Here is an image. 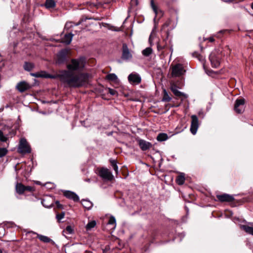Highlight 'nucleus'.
<instances>
[{"instance_id": "obj_39", "label": "nucleus", "mask_w": 253, "mask_h": 253, "mask_svg": "<svg viewBox=\"0 0 253 253\" xmlns=\"http://www.w3.org/2000/svg\"><path fill=\"white\" fill-rule=\"evenodd\" d=\"M55 204L56 205V206L58 208H59V209H63V206L60 204L59 202V201H56L55 202Z\"/></svg>"}, {"instance_id": "obj_11", "label": "nucleus", "mask_w": 253, "mask_h": 253, "mask_svg": "<svg viewBox=\"0 0 253 253\" xmlns=\"http://www.w3.org/2000/svg\"><path fill=\"white\" fill-rule=\"evenodd\" d=\"M138 144L142 151H146L152 147V144L145 140L139 139L137 140Z\"/></svg>"}, {"instance_id": "obj_38", "label": "nucleus", "mask_w": 253, "mask_h": 253, "mask_svg": "<svg viewBox=\"0 0 253 253\" xmlns=\"http://www.w3.org/2000/svg\"><path fill=\"white\" fill-rule=\"evenodd\" d=\"M108 89H109V92L112 95H114L117 93V91L113 89L109 88Z\"/></svg>"}, {"instance_id": "obj_41", "label": "nucleus", "mask_w": 253, "mask_h": 253, "mask_svg": "<svg viewBox=\"0 0 253 253\" xmlns=\"http://www.w3.org/2000/svg\"><path fill=\"white\" fill-rule=\"evenodd\" d=\"M157 48L159 50L162 49L164 48L163 46L161 45L160 44H158L157 45Z\"/></svg>"}, {"instance_id": "obj_4", "label": "nucleus", "mask_w": 253, "mask_h": 253, "mask_svg": "<svg viewBox=\"0 0 253 253\" xmlns=\"http://www.w3.org/2000/svg\"><path fill=\"white\" fill-rule=\"evenodd\" d=\"M185 72L183 65L177 64L172 67L171 75L173 77H180L183 75Z\"/></svg>"}, {"instance_id": "obj_19", "label": "nucleus", "mask_w": 253, "mask_h": 253, "mask_svg": "<svg viewBox=\"0 0 253 253\" xmlns=\"http://www.w3.org/2000/svg\"><path fill=\"white\" fill-rule=\"evenodd\" d=\"M234 201V198L232 195L227 194H222V202H227L231 203Z\"/></svg>"}, {"instance_id": "obj_28", "label": "nucleus", "mask_w": 253, "mask_h": 253, "mask_svg": "<svg viewBox=\"0 0 253 253\" xmlns=\"http://www.w3.org/2000/svg\"><path fill=\"white\" fill-rule=\"evenodd\" d=\"M34 65L32 63L25 62L24 65V69L27 71H31L34 68Z\"/></svg>"}, {"instance_id": "obj_30", "label": "nucleus", "mask_w": 253, "mask_h": 253, "mask_svg": "<svg viewBox=\"0 0 253 253\" xmlns=\"http://www.w3.org/2000/svg\"><path fill=\"white\" fill-rule=\"evenodd\" d=\"M96 222L94 220L89 222L86 225L87 230H90L96 225Z\"/></svg>"}, {"instance_id": "obj_12", "label": "nucleus", "mask_w": 253, "mask_h": 253, "mask_svg": "<svg viewBox=\"0 0 253 253\" xmlns=\"http://www.w3.org/2000/svg\"><path fill=\"white\" fill-rule=\"evenodd\" d=\"M240 228L247 233L253 235V222H249L247 225H241Z\"/></svg>"}, {"instance_id": "obj_6", "label": "nucleus", "mask_w": 253, "mask_h": 253, "mask_svg": "<svg viewBox=\"0 0 253 253\" xmlns=\"http://www.w3.org/2000/svg\"><path fill=\"white\" fill-rule=\"evenodd\" d=\"M245 109V99L243 98L238 99L236 100L234 110L239 114L242 113Z\"/></svg>"}, {"instance_id": "obj_10", "label": "nucleus", "mask_w": 253, "mask_h": 253, "mask_svg": "<svg viewBox=\"0 0 253 253\" xmlns=\"http://www.w3.org/2000/svg\"><path fill=\"white\" fill-rule=\"evenodd\" d=\"M31 87V86L29 84L26 82L22 81L17 84L16 88L19 92H23L30 89Z\"/></svg>"}, {"instance_id": "obj_35", "label": "nucleus", "mask_w": 253, "mask_h": 253, "mask_svg": "<svg viewBox=\"0 0 253 253\" xmlns=\"http://www.w3.org/2000/svg\"><path fill=\"white\" fill-rule=\"evenodd\" d=\"M7 140V138L4 136L2 131L0 130V140L2 142H5Z\"/></svg>"}, {"instance_id": "obj_9", "label": "nucleus", "mask_w": 253, "mask_h": 253, "mask_svg": "<svg viewBox=\"0 0 253 253\" xmlns=\"http://www.w3.org/2000/svg\"><path fill=\"white\" fill-rule=\"evenodd\" d=\"M33 188L31 186H25L21 183L16 185V191L19 194H22L25 191H32Z\"/></svg>"}, {"instance_id": "obj_1", "label": "nucleus", "mask_w": 253, "mask_h": 253, "mask_svg": "<svg viewBox=\"0 0 253 253\" xmlns=\"http://www.w3.org/2000/svg\"><path fill=\"white\" fill-rule=\"evenodd\" d=\"M86 64L85 58L81 57L72 59L67 65V69L58 72L56 75L60 82L69 87H80L88 83L91 77L89 73L82 72Z\"/></svg>"}, {"instance_id": "obj_42", "label": "nucleus", "mask_w": 253, "mask_h": 253, "mask_svg": "<svg viewBox=\"0 0 253 253\" xmlns=\"http://www.w3.org/2000/svg\"><path fill=\"white\" fill-rule=\"evenodd\" d=\"M209 40L210 42H213L214 41V39L213 37H210L209 38Z\"/></svg>"}, {"instance_id": "obj_25", "label": "nucleus", "mask_w": 253, "mask_h": 253, "mask_svg": "<svg viewBox=\"0 0 253 253\" xmlns=\"http://www.w3.org/2000/svg\"><path fill=\"white\" fill-rule=\"evenodd\" d=\"M108 224L112 225V229L114 230L116 226V219L114 216H111L108 222Z\"/></svg>"}, {"instance_id": "obj_46", "label": "nucleus", "mask_w": 253, "mask_h": 253, "mask_svg": "<svg viewBox=\"0 0 253 253\" xmlns=\"http://www.w3.org/2000/svg\"><path fill=\"white\" fill-rule=\"evenodd\" d=\"M81 23V22L80 21L79 23H77L76 24V26H78L79 25L80 23Z\"/></svg>"}, {"instance_id": "obj_44", "label": "nucleus", "mask_w": 253, "mask_h": 253, "mask_svg": "<svg viewBox=\"0 0 253 253\" xmlns=\"http://www.w3.org/2000/svg\"><path fill=\"white\" fill-rule=\"evenodd\" d=\"M217 197L219 201H221V195H217Z\"/></svg>"}, {"instance_id": "obj_45", "label": "nucleus", "mask_w": 253, "mask_h": 253, "mask_svg": "<svg viewBox=\"0 0 253 253\" xmlns=\"http://www.w3.org/2000/svg\"><path fill=\"white\" fill-rule=\"evenodd\" d=\"M85 181L87 182H90V179H85Z\"/></svg>"}, {"instance_id": "obj_23", "label": "nucleus", "mask_w": 253, "mask_h": 253, "mask_svg": "<svg viewBox=\"0 0 253 253\" xmlns=\"http://www.w3.org/2000/svg\"><path fill=\"white\" fill-rule=\"evenodd\" d=\"M55 4V2L53 0H46L44 5L46 8H50L54 7Z\"/></svg>"}, {"instance_id": "obj_40", "label": "nucleus", "mask_w": 253, "mask_h": 253, "mask_svg": "<svg viewBox=\"0 0 253 253\" xmlns=\"http://www.w3.org/2000/svg\"><path fill=\"white\" fill-rule=\"evenodd\" d=\"M72 26V23L71 22L67 23L65 25L66 28H68Z\"/></svg>"}, {"instance_id": "obj_31", "label": "nucleus", "mask_w": 253, "mask_h": 253, "mask_svg": "<svg viewBox=\"0 0 253 253\" xmlns=\"http://www.w3.org/2000/svg\"><path fill=\"white\" fill-rule=\"evenodd\" d=\"M110 163L111 164L113 168V169L115 171L116 174L118 173V167L117 165V162L115 160H110Z\"/></svg>"}, {"instance_id": "obj_48", "label": "nucleus", "mask_w": 253, "mask_h": 253, "mask_svg": "<svg viewBox=\"0 0 253 253\" xmlns=\"http://www.w3.org/2000/svg\"><path fill=\"white\" fill-rule=\"evenodd\" d=\"M0 253H2V251L1 250H0Z\"/></svg>"}, {"instance_id": "obj_17", "label": "nucleus", "mask_w": 253, "mask_h": 253, "mask_svg": "<svg viewBox=\"0 0 253 253\" xmlns=\"http://www.w3.org/2000/svg\"><path fill=\"white\" fill-rule=\"evenodd\" d=\"M171 90L172 91L173 94L177 96V97H181L184 96V97L186 98L187 95L183 93V92H181L179 91L177 89L176 86L175 85H173L170 87Z\"/></svg>"}, {"instance_id": "obj_33", "label": "nucleus", "mask_w": 253, "mask_h": 253, "mask_svg": "<svg viewBox=\"0 0 253 253\" xmlns=\"http://www.w3.org/2000/svg\"><path fill=\"white\" fill-rule=\"evenodd\" d=\"M65 216V212L62 211L60 213H58L56 214V218L57 219L60 221L61 219H62Z\"/></svg>"}, {"instance_id": "obj_22", "label": "nucleus", "mask_w": 253, "mask_h": 253, "mask_svg": "<svg viewBox=\"0 0 253 253\" xmlns=\"http://www.w3.org/2000/svg\"><path fill=\"white\" fill-rule=\"evenodd\" d=\"M37 237L39 240L44 243H49L52 241L49 238L44 235L37 234Z\"/></svg>"}, {"instance_id": "obj_32", "label": "nucleus", "mask_w": 253, "mask_h": 253, "mask_svg": "<svg viewBox=\"0 0 253 253\" xmlns=\"http://www.w3.org/2000/svg\"><path fill=\"white\" fill-rule=\"evenodd\" d=\"M7 150L4 148H0V158H2L5 156L7 153Z\"/></svg>"}, {"instance_id": "obj_37", "label": "nucleus", "mask_w": 253, "mask_h": 253, "mask_svg": "<svg viewBox=\"0 0 253 253\" xmlns=\"http://www.w3.org/2000/svg\"><path fill=\"white\" fill-rule=\"evenodd\" d=\"M66 231L69 234H72L73 232L72 228L71 226H67L66 228Z\"/></svg>"}, {"instance_id": "obj_26", "label": "nucleus", "mask_w": 253, "mask_h": 253, "mask_svg": "<svg viewBox=\"0 0 253 253\" xmlns=\"http://www.w3.org/2000/svg\"><path fill=\"white\" fill-rule=\"evenodd\" d=\"M107 79L110 81L117 82L118 81V77L116 74L114 73L109 74L106 76Z\"/></svg>"}, {"instance_id": "obj_7", "label": "nucleus", "mask_w": 253, "mask_h": 253, "mask_svg": "<svg viewBox=\"0 0 253 253\" xmlns=\"http://www.w3.org/2000/svg\"><path fill=\"white\" fill-rule=\"evenodd\" d=\"M128 80L130 84L136 85L141 83V78L139 74L136 73H132L128 76Z\"/></svg>"}, {"instance_id": "obj_2", "label": "nucleus", "mask_w": 253, "mask_h": 253, "mask_svg": "<svg viewBox=\"0 0 253 253\" xmlns=\"http://www.w3.org/2000/svg\"><path fill=\"white\" fill-rule=\"evenodd\" d=\"M220 52L212 51L210 55V60L213 67L217 68L220 65Z\"/></svg>"}, {"instance_id": "obj_27", "label": "nucleus", "mask_w": 253, "mask_h": 253, "mask_svg": "<svg viewBox=\"0 0 253 253\" xmlns=\"http://www.w3.org/2000/svg\"><path fill=\"white\" fill-rule=\"evenodd\" d=\"M163 93L164 95L162 98V101L165 102H169L171 100V98L169 96L166 89H164Z\"/></svg>"}, {"instance_id": "obj_47", "label": "nucleus", "mask_w": 253, "mask_h": 253, "mask_svg": "<svg viewBox=\"0 0 253 253\" xmlns=\"http://www.w3.org/2000/svg\"><path fill=\"white\" fill-rule=\"evenodd\" d=\"M251 7L253 9V2L252 3V4L251 5Z\"/></svg>"}, {"instance_id": "obj_20", "label": "nucleus", "mask_w": 253, "mask_h": 253, "mask_svg": "<svg viewBox=\"0 0 253 253\" xmlns=\"http://www.w3.org/2000/svg\"><path fill=\"white\" fill-rule=\"evenodd\" d=\"M185 180V175L183 173H180L177 176L176 178V182L179 185L183 184L184 183Z\"/></svg>"}, {"instance_id": "obj_29", "label": "nucleus", "mask_w": 253, "mask_h": 253, "mask_svg": "<svg viewBox=\"0 0 253 253\" xmlns=\"http://www.w3.org/2000/svg\"><path fill=\"white\" fill-rule=\"evenodd\" d=\"M152 53V49L151 47H147L142 50V53L145 56H148Z\"/></svg>"}, {"instance_id": "obj_36", "label": "nucleus", "mask_w": 253, "mask_h": 253, "mask_svg": "<svg viewBox=\"0 0 253 253\" xmlns=\"http://www.w3.org/2000/svg\"><path fill=\"white\" fill-rule=\"evenodd\" d=\"M206 72H207V74L208 75L212 77L213 78H215L216 77V72H214L212 71H210L209 72H207L206 70Z\"/></svg>"}, {"instance_id": "obj_13", "label": "nucleus", "mask_w": 253, "mask_h": 253, "mask_svg": "<svg viewBox=\"0 0 253 253\" xmlns=\"http://www.w3.org/2000/svg\"><path fill=\"white\" fill-rule=\"evenodd\" d=\"M64 195L67 198L73 200L75 202L79 200V196L74 192L70 191H65L64 192Z\"/></svg>"}, {"instance_id": "obj_43", "label": "nucleus", "mask_w": 253, "mask_h": 253, "mask_svg": "<svg viewBox=\"0 0 253 253\" xmlns=\"http://www.w3.org/2000/svg\"><path fill=\"white\" fill-rule=\"evenodd\" d=\"M43 202H44V200H43V201L42 202V205H43V206H44V207H47V208H49V207H50V206H48L45 205L44 204Z\"/></svg>"}, {"instance_id": "obj_3", "label": "nucleus", "mask_w": 253, "mask_h": 253, "mask_svg": "<svg viewBox=\"0 0 253 253\" xmlns=\"http://www.w3.org/2000/svg\"><path fill=\"white\" fill-rule=\"evenodd\" d=\"M18 151L19 153L22 154L31 152V148L26 139H21L18 149Z\"/></svg>"}, {"instance_id": "obj_15", "label": "nucleus", "mask_w": 253, "mask_h": 253, "mask_svg": "<svg viewBox=\"0 0 253 253\" xmlns=\"http://www.w3.org/2000/svg\"><path fill=\"white\" fill-rule=\"evenodd\" d=\"M66 59V55L65 52L64 51H61L57 55L56 62L59 64H61L64 63Z\"/></svg>"}, {"instance_id": "obj_21", "label": "nucleus", "mask_w": 253, "mask_h": 253, "mask_svg": "<svg viewBox=\"0 0 253 253\" xmlns=\"http://www.w3.org/2000/svg\"><path fill=\"white\" fill-rule=\"evenodd\" d=\"M81 203L83 206L88 210H89L93 205L92 203L87 200H83Z\"/></svg>"}, {"instance_id": "obj_8", "label": "nucleus", "mask_w": 253, "mask_h": 253, "mask_svg": "<svg viewBox=\"0 0 253 253\" xmlns=\"http://www.w3.org/2000/svg\"><path fill=\"white\" fill-rule=\"evenodd\" d=\"M192 121L191 124L190 131L193 134H195L199 127L198 119L196 115L191 116Z\"/></svg>"}, {"instance_id": "obj_5", "label": "nucleus", "mask_w": 253, "mask_h": 253, "mask_svg": "<svg viewBox=\"0 0 253 253\" xmlns=\"http://www.w3.org/2000/svg\"><path fill=\"white\" fill-rule=\"evenodd\" d=\"M98 175L103 179L110 181L113 179L111 172L107 168H102L98 169Z\"/></svg>"}, {"instance_id": "obj_49", "label": "nucleus", "mask_w": 253, "mask_h": 253, "mask_svg": "<svg viewBox=\"0 0 253 253\" xmlns=\"http://www.w3.org/2000/svg\"><path fill=\"white\" fill-rule=\"evenodd\" d=\"M156 17L154 19V21H155Z\"/></svg>"}, {"instance_id": "obj_14", "label": "nucleus", "mask_w": 253, "mask_h": 253, "mask_svg": "<svg viewBox=\"0 0 253 253\" xmlns=\"http://www.w3.org/2000/svg\"><path fill=\"white\" fill-rule=\"evenodd\" d=\"M132 57V55L130 53L127 46L126 44H123V51L122 54V58L124 59H129Z\"/></svg>"}, {"instance_id": "obj_24", "label": "nucleus", "mask_w": 253, "mask_h": 253, "mask_svg": "<svg viewBox=\"0 0 253 253\" xmlns=\"http://www.w3.org/2000/svg\"><path fill=\"white\" fill-rule=\"evenodd\" d=\"M168 139V136L167 134L165 133H161L158 134L157 137V140L158 141H166Z\"/></svg>"}, {"instance_id": "obj_34", "label": "nucleus", "mask_w": 253, "mask_h": 253, "mask_svg": "<svg viewBox=\"0 0 253 253\" xmlns=\"http://www.w3.org/2000/svg\"><path fill=\"white\" fill-rule=\"evenodd\" d=\"M31 75L33 77H37V78L44 77V76H43V75L39 73H31ZM45 77L53 78L52 77H51V76H45Z\"/></svg>"}, {"instance_id": "obj_16", "label": "nucleus", "mask_w": 253, "mask_h": 253, "mask_svg": "<svg viewBox=\"0 0 253 253\" xmlns=\"http://www.w3.org/2000/svg\"><path fill=\"white\" fill-rule=\"evenodd\" d=\"M151 6L155 13L156 17L157 16H159L160 17L163 16V12L161 10L158 9V8L155 5L153 0H151Z\"/></svg>"}, {"instance_id": "obj_18", "label": "nucleus", "mask_w": 253, "mask_h": 253, "mask_svg": "<svg viewBox=\"0 0 253 253\" xmlns=\"http://www.w3.org/2000/svg\"><path fill=\"white\" fill-rule=\"evenodd\" d=\"M73 36L74 35L71 33L65 34L62 39V42L66 44H69L72 41Z\"/></svg>"}]
</instances>
